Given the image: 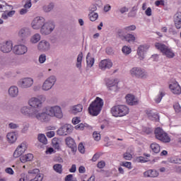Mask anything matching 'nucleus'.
Wrapping results in <instances>:
<instances>
[{
  "label": "nucleus",
  "mask_w": 181,
  "mask_h": 181,
  "mask_svg": "<svg viewBox=\"0 0 181 181\" xmlns=\"http://www.w3.org/2000/svg\"><path fill=\"white\" fill-rule=\"evenodd\" d=\"M21 112L29 118H36L40 122H49L50 117L63 118V112L59 106L46 107L44 112H40L39 110L24 106L21 108Z\"/></svg>",
  "instance_id": "f257e3e1"
},
{
  "label": "nucleus",
  "mask_w": 181,
  "mask_h": 181,
  "mask_svg": "<svg viewBox=\"0 0 181 181\" xmlns=\"http://www.w3.org/2000/svg\"><path fill=\"white\" fill-rule=\"evenodd\" d=\"M104 106V101L101 98L97 97L93 102L90 103L88 107V112L93 117H97L101 112L103 107Z\"/></svg>",
  "instance_id": "f03ea898"
},
{
  "label": "nucleus",
  "mask_w": 181,
  "mask_h": 181,
  "mask_svg": "<svg viewBox=\"0 0 181 181\" xmlns=\"http://www.w3.org/2000/svg\"><path fill=\"white\" fill-rule=\"evenodd\" d=\"M110 112L113 117H125L129 114V107L124 105H117L113 106Z\"/></svg>",
  "instance_id": "7ed1b4c3"
},
{
  "label": "nucleus",
  "mask_w": 181,
  "mask_h": 181,
  "mask_svg": "<svg viewBox=\"0 0 181 181\" xmlns=\"http://www.w3.org/2000/svg\"><path fill=\"white\" fill-rule=\"evenodd\" d=\"M155 47L157 48L158 50H160V52L168 59H173V57H175V52L164 44L156 42Z\"/></svg>",
  "instance_id": "20e7f679"
},
{
  "label": "nucleus",
  "mask_w": 181,
  "mask_h": 181,
  "mask_svg": "<svg viewBox=\"0 0 181 181\" xmlns=\"http://www.w3.org/2000/svg\"><path fill=\"white\" fill-rule=\"evenodd\" d=\"M154 134L156 139H158V141L164 144H169L170 142V137L160 127H157L154 131Z\"/></svg>",
  "instance_id": "39448f33"
},
{
  "label": "nucleus",
  "mask_w": 181,
  "mask_h": 181,
  "mask_svg": "<svg viewBox=\"0 0 181 181\" xmlns=\"http://www.w3.org/2000/svg\"><path fill=\"white\" fill-rule=\"evenodd\" d=\"M130 74L132 77H135L136 78H146L148 77V73L141 67H133L130 70Z\"/></svg>",
  "instance_id": "423d86ee"
},
{
  "label": "nucleus",
  "mask_w": 181,
  "mask_h": 181,
  "mask_svg": "<svg viewBox=\"0 0 181 181\" xmlns=\"http://www.w3.org/2000/svg\"><path fill=\"white\" fill-rule=\"evenodd\" d=\"M57 79L56 76H49L43 83L42 85V90L44 91H49L54 86V83H56Z\"/></svg>",
  "instance_id": "0eeeda50"
},
{
  "label": "nucleus",
  "mask_w": 181,
  "mask_h": 181,
  "mask_svg": "<svg viewBox=\"0 0 181 181\" xmlns=\"http://www.w3.org/2000/svg\"><path fill=\"white\" fill-rule=\"evenodd\" d=\"M54 29V24L52 22H47L41 28L40 32L42 35H50Z\"/></svg>",
  "instance_id": "6e6552de"
},
{
  "label": "nucleus",
  "mask_w": 181,
  "mask_h": 181,
  "mask_svg": "<svg viewBox=\"0 0 181 181\" xmlns=\"http://www.w3.org/2000/svg\"><path fill=\"white\" fill-rule=\"evenodd\" d=\"M28 104L30 107H32V109H35V110H38V111H40V112H42V101L40 100H39L37 98H32L31 99H30V100L28 101Z\"/></svg>",
  "instance_id": "1a4fd4ad"
},
{
  "label": "nucleus",
  "mask_w": 181,
  "mask_h": 181,
  "mask_svg": "<svg viewBox=\"0 0 181 181\" xmlns=\"http://www.w3.org/2000/svg\"><path fill=\"white\" fill-rule=\"evenodd\" d=\"M45 22V18L36 17L33 21L31 23V26L33 29H35V30L40 29V28H42L43 25L46 23Z\"/></svg>",
  "instance_id": "9d476101"
},
{
  "label": "nucleus",
  "mask_w": 181,
  "mask_h": 181,
  "mask_svg": "<svg viewBox=\"0 0 181 181\" xmlns=\"http://www.w3.org/2000/svg\"><path fill=\"white\" fill-rule=\"evenodd\" d=\"M73 131V127L70 124H65L57 130V134L61 136L69 135Z\"/></svg>",
  "instance_id": "9b49d317"
},
{
  "label": "nucleus",
  "mask_w": 181,
  "mask_h": 181,
  "mask_svg": "<svg viewBox=\"0 0 181 181\" xmlns=\"http://www.w3.org/2000/svg\"><path fill=\"white\" fill-rule=\"evenodd\" d=\"M13 47V45L12 41H6L0 44V50L3 53H9L10 52H12Z\"/></svg>",
  "instance_id": "f8f14e48"
},
{
  "label": "nucleus",
  "mask_w": 181,
  "mask_h": 181,
  "mask_svg": "<svg viewBox=\"0 0 181 181\" xmlns=\"http://www.w3.org/2000/svg\"><path fill=\"white\" fill-rule=\"evenodd\" d=\"M18 86L21 88H29V87L33 86V79L31 78H22L18 81Z\"/></svg>",
  "instance_id": "ddd939ff"
},
{
  "label": "nucleus",
  "mask_w": 181,
  "mask_h": 181,
  "mask_svg": "<svg viewBox=\"0 0 181 181\" xmlns=\"http://www.w3.org/2000/svg\"><path fill=\"white\" fill-rule=\"evenodd\" d=\"M28 149L26 143H22L20 146L17 147L13 153V158H19L21 155L25 153V151Z\"/></svg>",
  "instance_id": "4468645a"
},
{
  "label": "nucleus",
  "mask_w": 181,
  "mask_h": 181,
  "mask_svg": "<svg viewBox=\"0 0 181 181\" xmlns=\"http://www.w3.org/2000/svg\"><path fill=\"white\" fill-rule=\"evenodd\" d=\"M169 88L173 94H175L176 95L181 94V87L177 81L172 82L169 85Z\"/></svg>",
  "instance_id": "2eb2a0df"
},
{
  "label": "nucleus",
  "mask_w": 181,
  "mask_h": 181,
  "mask_svg": "<svg viewBox=\"0 0 181 181\" xmlns=\"http://www.w3.org/2000/svg\"><path fill=\"white\" fill-rule=\"evenodd\" d=\"M149 46L146 45H140L137 49V55L139 60H144L145 59V53L148 52Z\"/></svg>",
  "instance_id": "dca6fc26"
},
{
  "label": "nucleus",
  "mask_w": 181,
  "mask_h": 181,
  "mask_svg": "<svg viewBox=\"0 0 181 181\" xmlns=\"http://www.w3.org/2000/svg\"><path fill=\"white\" fill-rule=\"evenodd\" d=\"M13 52L15 54H25L28 52V47L23 45H15L13 47Z\"/></svg>",
  "instance_id": "f3484780"
},
{
  "label": "nucleus",
  "mask_w": 181,
  "mask_h": 181,
  "mask_svg": "<svg viewBox=\"0 0 181 181\" xmlns=\"http://www.w3.org/2000/svg\"><path fill=\"white\" fill-rule=\"evenodd\" d=\"M118 79H108L106 86L111 91H117L118 90Z\"/></svg>",
  "instance_id": "a211bd4d"
},
{
  "label": "nucleus",
  "mask_w": 181,
  "mask_h": 181,
  "mask_svg": "<svg viewBox=\"0 0 181 181\" xmlns=\"http://www.w3.org/2000/svg\"><path fill=\"white\" fill-rule=\"evenodd\" d=\"M112 67V62L110 59H103L99 63V69L101 70H107Z\"/></svg>",
  "instance_id": "6ab92c4d"
},
{
  "label": "nucleus",
  "mask_w": 181,
  "mask_h": 181,
  "mask_svg": "<svg viewBox=\"0 0 181 181\" xmlns=\"http://www.w3.org/2000/svg\"><path fill=\"white\" fill-rule=\"evenodd\" d=\"M37 49L40 52H47L50 49V44L49 42L43 40L38 43Z\"/></svg>",
  "instance_id": "aec40b11"
},
{
  "label": "nucleus",
  "mask_w": 181,
  "mask_h": 181,
  "mask_svg": "<svg viewBox=\"0 0 181 181\" xmlns=\"http://www.w3.org/2000/svg\"><path fill=\"white\" fill-rule=\"evenodd\" d=\"M126 100L129 105H136V104H138V100L135 98V96L134 95H127Z\"/></svg>",
  "instance_id": "412c9836"
},
{
  "label": "nucleus",
  "mask_w": 181,
  "mask_h": 181,
  "mask_svg": "<svg viewBox=\"0 0 181 181\" xmlns=\"http://www.w3.org/2000/svg\"><path fill=\"white\" fill-rule=\"evenodd\" d=\"M144 177H158L159 173L156 170H148L144 173Z\"/></svg>",
  "instance_id": "4be33fe9"
},
{
  "label": "nucleus",
  "mask_w": 181,
  "mask_h": 181,
  "mask_svg": "<svg viewBox=\"0 0 181 181\" xmlns=\"http://www.w3.org/2000/svg\"><path fill=\"white\" fill-rule=\"evenodd\" d=\"M8 94L10 97H18L19 94V88L17 86H13L8 88Z\"/></svg>",
  "instance_id": "5701e85b"
},
{
  "label": "nucleus",
  "mask_w": 181,
  "mask_h": 181,
  "mask_svg": "<svg viewBox=\"0 0 181 181\" xmlns=\"http://www.w3.org/2000/svg\"><path fill=\"white\" fill-rule=\"evenodd\" d=\"M136 29V26L135 25H132L127 27H125L122 30H119L118 31V35L121 36V35L124 33H128V32H132V30H135Z\"/></svg>",
  "instance_id": "b1692460"
},
{
  "label": "nucleus",
  "mask_w": 181,
  "mask_h": 181,
  "mask_svg": "<svg viewBox=\"0 0 181 181\" xmlns=\"http://www.w3.org/2000/svg\"><path fill=\"white\" fill-rule=\"evenodd\" d=\"M7 141L9 144H15L18 137L16 136V133L15 132H9L7 134Z\"/></svg>",
  "instance_id": "393cba45"
},
{
  "label": "nucleus",
  "mask_w": 181,
  "mask_h": 181,
  "mask_svg": "<svg viewBox=\"0 0 181 181\" xmlns=\"http://www.w3.org/2000/svg\"><path fill=\"white\" fill-rule=\"evenodd\" d=\"M33 159V154L28 153L27 155L20 156V160L22 163H26Z\"/></svg>",
  "instance_id": "a878e982"
},
{
  "label": "nucleus",
  "mask_w": 181,
  "mask_h": 181,
  "mask_svg": "<svg viewBox=\"0 0 181 181\" xmlns=\"http://www.w3.org/2000/svg\"><path fill=\"white\" fill-rule=\"evenodd\" d=\"M122 40H126V42H135V36L132 34H127L124 35V34H121V36H119Z\"/></svg>",
  "instance_id": "bb28decb"
},
{
  "label": "nucleus",
  "mask_w": 181,
  "mask_h": 181,
  "mask_svg": "<svg viewBox=\"0 0 181 181\" xmlns=\"http://www.w3.org/2000/svg\"><path fill=\"white\" fill-rule=\"evenodd\" d=\"M18 36L20 37H28V36H30V30L28 28H22L18 32Z\"/></svg>",
  "instance_id": "cd10ccee"
},
{
  "label": "nucleus",
  "mask_w": 181,
  "mask_h": 181,
  "mask_svg": "<svg viewBox=\"0 0 181 181\" xmlns=\"http://www.w3.org/2000/svg\"><path fill=\"white\" fill-rule=\"evenodd\" d=\"M65 142L69 146V148H71V149H74L76 148V142L74 141V139L71 137H67L65 140Z\"/></svg>",
  "instance_id": "c85d7f7f"
},
{
  "label": "nucleus",
  "mask_w": 181,
  "mask_h": 181,
  "mask_svg": "<svg viewBox=\"0 0 181 181\" xmlns=\"http://www.w3.org/2000/svg\"><path fill=\"white\" fill-rule=\"evenodd\" d=\"M81 111H83V105L81 104L74 105L71 108L72 114H77L78 112H81Z\"/></svg>",
  "instance_id": "c756f323"
},
{
  "label": "nucleus",
  "mask_w": 181,
  "mask_h": 181,
  "mask_svg": "<svg viewBox=\"0 0 181 181\" xmlns=\"http://www.w3.org/2000/svg\"><path fill=\"white\" fill-rule=\"evenodd\" d=\"M150 148L153 153H159L160 152V146L157 143H152L150 145Z\"/></svg>",
  "instance_id": "7c9ffc66"
},
{
  "label": "nucleus",
  "mask_w": 181,
  "mask_h": 181,
  "mask_svg": "<svg viewBox=\"0 0 181 181\" xmlns=\"http://www.w3.org/2000/svg\"><path fill=\"white\" fill-rule=\"evenodd\" d=\"M90 52L88 53L86 56V63L88 67H93V66H94V62H95V60L94 59V58L90 57Z\"/></svg>",
  "instance_id": "2f4dec72"
},
{
  "label": "nucleus",
  "mask_w": 181,
  "mask_h": 181,
  "mask_svg": "<svg viewBox=\"0 0 181 181\" xmlns=\"http://www.w3.org/2000/svg\"><path fill=\"white\" fill-rule=\"evenodd\" d=\"M52 146H53V148H54V149H60V141H59V139H57L56 137L52 139Z\"/></svg>",
  "instance_id": "473e14b6"
},
{
  "label": "nucleus",
  "mask_w": 181,
  "mask_h": 181,
  "mask_svg": "<svg viewBox=\"0 0 181 181\" xmlns=\"http://www.w3.org/2000/svg\"><path fill=\"white\" fill-rule=\"evenodd\" d=\"M81 62H83V52H81L77 57L76 67L78 69H81Z\"/></svg>",
  "instance_id": "72a5a7b5"
},
{
  "label": "nucleus",
  "mask_w": 181,
  "mask_h": 181,
  "mask_svg": "<svg viewBox=\"0 0 181 181\" xmlns=\"http://www.w3.org/2000/svg\"><path fill=\"white\" fill-rule=\"evenodd\" d=\"M53 169L57 173H62L63 172V165L62 164H55L53 166Z\"/></svg>",
  "instance_id": "f704fd0d"
},
{
  "label": "nucleus",
  "mask_w": 181,
  "mask_h": 181,
  "mask_svg": "<svg viewBox=\"0 0 181 181\" xmlns=\"http://www.w3.org/2000/svg\"><path fill=\"white\" fill-rule=\"evenodd\" d=\"M38 141L41 142V144H44V145H47V139L45 134H39Z\"/></svg>",
  "instance_id": "c9c22d12"
},
{
  "label": "nucleus",
  "mask_w": 181,
  "mask_h": 181,
  "mask_svg": "<svg viewBox=\"0 0 181 181\" xmlns=\"http://www.w3.org/2000/svg\"><path fill=\"white\" fill-rule=\"evenodd\" d=\"M98 18V14L97 13L91 12L89 14V19L91 21V22H95L97 19Z\"/></svg>",
  "instance_id": "e433bc0d"
},
{
  "label": "nucleus",
  "mask_w": 181,
  "mask_h": 181,
  "mask_svg": "<svg viewBox=\"0 0 181 181\" xmlns=\"http://www.w3.org/2000/svg\"><path fill=\"white\" fill-rule=\"evenodd\" d=\"M39 40H40V34H35L30 39L32 43H37Z\"/></svg>",
  "instance_id": "4c0bfd02"
},
{
  "label": "nucleus",
  "mask_w": 181,
  "mask_h": 181,
  "mask_svg": "<svg viewBox=\"0 0 181 181\" xmlns=\"http://www.w3.org/2000/svg\"><path fill=\"white\" fill-rule=\"evenodd\" d=\"M122 52L124 54H129L131 52H132V49L128 46H124L122 49Z\"/></svg>",
  "instance_id": "58836bf2"
},
{
  "label": "nucleus",
  "mask_w": 181,
  "mask_h": 181,
  "mask_svg": "<svg viewBox=\"0 0 181 181\" xmlns=\"http://www.w3.org/2000/svg\"><path fill=\"white\" fill-rule=\"evenodd\" d=\"M53 8H54V5L53 4H49L48 6H44L43 9L45 12H50Z\"/></svg>",
  "instance_id": "ea45409f"
},
{
  "label": "nucleus",
  "mask_w": 181,
  "mask_h": 181,
  "mask_svg": "<svg viewBox=\"0 0 181 181\" xmlns=\"http://www.w3.org/2000/svg\"><path fill=\"white\" fill-rule=\"evenodd\" d=\"M163 95H165V93H163V92H160V95H158L155 99L156 103L158 104V103H160V101H162V98H163Z\"/></svg>",
  "instance_id": "a19ab883"
},
{
  "label": "nucleus",
  "mask_w": 181,
  "mask_h": 181,
  "mask_svg": "<svg viewBox=\"0 0 181 181\" xmlns=\"http://www.w3.org/2000/svg\"><path fill=\"white\" fill-rule=\"evenodd\" d=\"M93 136L95 141H100V139H101V134L97 133V132H93Z\"/></svg>",
  "instance_id": "79ce46f5"
},
{
  "label": "nucleus",
  "mask_w": 181,
  "mask_h": 181,
  "mask_svg": "<svg viewBox=\"0 0 181 181\" xmlns=\"http://www.w3.org/2000/svg\"><path fill=\"white\" fill-rule=\"evenodd\" d=\"M78 151H79V152L81 153H84V152H86V150L84 148V145H83V143H80L78 146Z\"/></svg>",
  "instance_id": "37998d69"
},
{
  "label": "nucleus",
  "mask_w": 181,
  "mask_h": 181,
  "mask_svg": "<svg viewBox=\"0 0 181 181\" xmlns=\"http://www.w3.org/2000/svg\"><path fill=\"white\" fill-rule=\"evenodd\" d=\"M46 155H52V153H56V151L52 147L47 148L45 151Z\"/></svg>",
  "instance_id": "c03bdc74"
},
{
  "label": "nucleus",
  "mask_w": 181,
  "mask_h": 181,
  "mask_svg": "<svg viewBox=\"0 0 181 181\" xmlns=\"http://www.w3.org/2000/svg\"><path fill=\"white\" fill-rule=\"evenodd\" d=\"M24 8L27 9H30V8H32V0H27L24 5Z\"/></svg>",
  "instance_id": "a18cd8bd"
},
{
  "label": "nucleus",
  "mask_w": 181,
  "mask_h": 181,
  "mask_svg": "<svg viewBox=\"0 0 181 181\" xmlns=\"http://www.w3.org/2000/svg\"><path fill=\"white\" fill-rule=\"evenodd\" d=\"M174 21H181V12L177 11L174 16Z\"/></svg>",
  "instance_id": "49530a36"
},
{
  "label": "nucleus",
  "mask_w": 181,
  "mask_h": 181,
  "mask_svg": "<svg viewBox=\"0 0 181 181\" xmlns=\"http://www.w3.org/2000/svg\"><path fill=\"white\" fill-rule=\"evenodd\" d=\"M39 62L41 64H42L45 62H46V54H42L40 55V57H39Z\"/></svg>",
  "instance_id": "de8ad7c7"
},
{
  "label": "nucleus",
  "mask_w": 181,
  "mask_h": 181,
  "mask_svg": "<svg viewBox=\"0 0 181 181\" xmlns=\"http://www.w3.org/2000/svg\"><path fill=\"white\" fill-rule=\"evenodd\" d=\"M156 6H159L161 5L162 6H165V1L163 0H157L155 1Z\"/></svg>",
  "instance_id": "09e8293b"
},
{
  "label": "nucleus",
  "mask_w": 181,
  "mask_h": 181,
  "mask_svg": "<svg viewBox=\"0 0 181 181\" xmlns=\"http://www.w3.org/2000/svg\"><path fill=\"white\" fill-rule=\"evenodd\" d=\"M124 158L126 160H131V159H132V155L129 153H125L124 154Z\"/></svg>",
  "instance_id": "8fccbe9b"
},
{
  "label": "nucleus",
  "mask_w": 181,
  "mask_h": 181,
  "mask_svg": "<svg viewBox=\"0 0 181 181\" xmlns=\"http://www.w3.org/2000/svg\"><path fill=\"white\" fill-rule=\"evenodd\" d=\"M97 166L99 169H103V168H105V162L103 160L100 161L99 163H98Z\"/></svg>",
  "instance_id": "3c124183"
},
{
  "label": "nucleus",
  "mask_w": 181,
  "mask_h": 181,
  "mask_svg": "<svg viewBox=\"0 0 181 181\" xmlns=\"http://www.w3.org/2000/svg\"><path fill=\"white\" fill-rule=\"evenodd\" d=\"M86 127H87L86 124L81 123V124L76 125L75 127V128H76V129H81V131H83V129H84V128H86Z\"/></svg>",
  "instance_id": "603ef678"
},
{
  "label": "nucleus",
  "mask_w": 181,
  "mask_h": 181,
  "mask_svg": "<svg viewBox=\"0 0 181 181\" xmlns=\"http://www.w3.org/2000/svg\"><path fill=\"white\" fill-rule=\"evenodd\" d=\"M175 27L177 29H180L181 28V20H174Z\"/></svg>",
  "instance_id": "864d4df0"
},
{
  "label": "nucleus",
  "mask_w": 181,
  "mask_h": 181,
  "mask_svg": "<svg viewBox=\"0 0 181 181\" xmlns=\"http://www.w3.org/2000/svg\"><path fill=\"white\" fill-rule=\"evenodd\" d=\"M123 166L127 168V169H132V163H131V162L123 163Z\"/></svg>",
  "instance_id": "5fc2aeb1"
},
{
  "label": "nucleus",
  "mask_w": 181,
  "mask_h": 181,
  "mask_svg": "<svg viewBox=\"0 0 181 181\" xmlns=\"http://www.w3.org/2000/svg\"><path fill=\"white\" fill-rule=\"evenodd\" d=\"M173 107L175 112H180L181 107H180V105H179V103L174 105Z\"/></svg>",
  "instance_id": "6e6d98bb"
},
{
  "label": "nucleus",
  "mask_w": 181,
  "mask_h": 181,
  "mask_svg": "<svg viewBox=\"0 0 181 181\" xmlns=\"http://www.w3.org/2000/svg\"><path fill=\"white\" fill-rule=\"evenodd\" d=\"M145 14L146 16H152V8H151V7L147 8L145 11Z\"/></svg>",
  "instance_id": "4d7b16f0"
},
{
  "label": "nucleus",
  "mask_w": 181,
  "mask_h": 181,
  "mask_svg": "<svg viewBox=\"0 0 181 181\" xmlns=\"http://www.w3.org/2000/svg\"><path fill=\"white\" fill-rule=\"evenodd\" d=\"M77 170V166L76 164H74L71 165V168L69 169V172L71 173H76V171Z\"/></svg>",
  "instance_id": "13d9d810"
},
{
  "label": "nucleus",
  "mask_w": 181,
  "mask_h": 181,
  "mask_svg": "<svg viewBox=\"0 0 181 181\" xmlns=\"http://www.w3.org/2000/svg\"><path fill=\"white\" fill-rule=\"evenodd\" d=\"M79 122H80V118L74 117L72 119V124H74V125H77V124H78Z\"/></svg>",
  "instance_id": "bf43d9fd"
},
{
  "label": "nucleus",
  "mask_w": 181,
  "mask_h": 181,
  "mask_svg": "<svg viewBox=\"0 0 181 181\" xmlns=\"http://www.w3.org/2000/svg\"><path fill=\"white\" fill-rule=\"evenodd\" d=\"M47 138H53L54 136V132L50 131L46 133Z\"/></svg>",
  "instance_id": "052dcab7"
},
{
  "label": "nucleus",
  "mask_w": 181,
  "mask_h": 181,
  "mask_svg": "<svg viewBox=\"0 0 181 181\" xmlns=\"http://www.w3.org/2000/svg\"><path fill=\"white\" fill-rule=\"evenodd\" d=\"M28 128H29V124L26 122L23 123V128L22 129L23 132H26Z\"/></svg>",
  "instance_id": "680f3d73"
},
{
  "label": "nucleus",
  "mask_w": 181,
  "mask_h": 181,
  "mask_svg": "<svg viewBox=\"0 0 181 181\" xmlns=\"http://www.w3.org/2000/svg\"><path fill=\"white\" fill-rule=\"evenodd\" d=\"M78 172L79 173H86V168L83 165L80 166L78 168Z\"/></svg>",
  "instance_id": "e2e57ef3"
},
{
  "label": "nucleus",
  "mask_w": 181,
  "mask_h": 181,
  "mask_svg": "<svg viewBox=\"0 0 181 181\" xmlns=\"http://www.w3.org/2000/svg\"><path fill=\"white\" fill-rule=\"evenodd\" d=\"M26 180H28V177H26V175L21 174V178L19 179V181H26Z\"/></svg>",
  "instance_id": "0e129e2a"
},
{
  "label": "nucleus",
  "mask_w": 181,
  "mask_h": 181,
  "mask_svg": "<svg viewBox=\"0 0 181 181\" xmlns=\"http://www.w3.org/2000/svg\"><path fill=\"white\" fill-rule=\"evenodd\" d=\"M28 8H21L20 11V15H25L26 13H28Z\"/></svg>",
  "instance_id": "69168bd1"
},
{
  "label": "nucleus",
  "mask_w": 181,
  "mask_h": 181,
  "mask_svg": "<svg viewBox=\"0 0 181 181\" xmlns=\"http://www.w3.org/2000/svg\"><path fill=\"white\" fill-rule=\"evenodd\" d=\"M6 173H8V175H13V170L11 168H8L6 169Z\"/></svg>",
  "instance_id": "338daca9"
},
{
  "label": "nucleus",
  "mask_w": 181,
  "mask_h": 181,
  "mask_svg": "<svg viewBox=\"0 0 181 181\" xmlns=\"http://www.w3.org/2000/svg\"><path fill=\"white\" fill-rule=\"evenodd\" d=\"M71 179H73V175L69 174L66 176L65 181H71Z\"/></svg>",
  "instance_id": "774afa93"
}]
</instances>
